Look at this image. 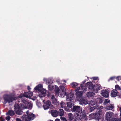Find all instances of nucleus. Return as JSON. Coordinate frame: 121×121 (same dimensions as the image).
<instances>
[{
  "mask_svg": "<svg viewBox=\"0 0 121 121\" xmlns=\"http://www.w3.org/2000/svg\"><path fill=\"white\" fill-rule=\"evenodd\" d=\"M6 114L7 115L12 116L14 115L15 113L12 110H10L9 111L7 112Z\"/></svg>",
  "mask_w": 121,
  "mask_h": 121,
  "instance_id": "nucleus-21",
  "label": "nucleus"
},
{
  "mask_svg": "<svg viewBox=\"0 0 121 121\" xmlns=\"http://www.w3.org/2000/svg\"><path fill=\"white\" fill-rule=\"evenodd\" d=\"M114 108V106L113 104H110L109 106L106 107V109L108 110H111Z\"/></svg>",
  "mask_w": 121,
  "mask_h": 121,
  "instance_id": "nucleus-23",
  "label": "nucleus"
},
{
  "mask_svg": "<svg viewBox=\"0 0 121 121\" xmlns=\"http://www.w3.org/2000/svg\"><path fill=\"white\" fill-rule=\"evenodd\" d=\"M49 121H53L52 120H51Z\"/></svg>",
  "mask_w": 121,
  "mask_h": 121,
  "instance_id": "nucleus-53",
  "label": "nucleus"
},
{
  "mask_svg": "<svg viewBox=\"0 0 121 121\" xmlns=\"http://www.w3.org/2000/svg\"><path fill=\"white\" fill-rule=\"evenodd\" d=\"M113 113L112 112H107L106 114V119L107 121H112V117Z\"/></svg>",
  "mask_w": 121,
  "mask_h": 121,
  "instance_id": "nucleus-6",
  "label": "nucleus"
},
{
  "mask_svg": "<svg viewBox=\"0 0 121 121\" xmlns=\"http://www.w3.org/2000/svg\"><path fill=\"white\" fill-rule=\"evenodd\" d=\"M73 94L71 93H69L67 96V100L68 101H71L72 98L73 97Z\"/></svg>",
  "mask_w": 121,
  "mask_h": 121,
  "instance_id": "nucleus-19",
  "label": "nucleus"
},
{
  "mask_svg": "<svg viewBox=\"0 0 121 121\" xmlns=\"http://www.w3.org/2000/svg\"><path fill=\"white\" fill-rule=\"evenodd\" d=\"M61 106L62 108H64L65 106V104L63 102H61L60 103Z\"/></svg>",
  "mask_w": 121,
  "mask_h": 121,
  "instance_id": "nucleus-34",
  "label": "nucleus"
},
{
  "mask_svg": "<svg viewBox=\"0 0 121 121\" xmlns=\"http://www.w3.org/2000/svg\"><path fill=\"white\" fill-rule=\"evenodd\" d=\"M44 100H43V102H44Z\"/></svg>",
  "mask_w": 121,
  "mask_h": 121,
  "instance_id": "nucleus-55",
  "label": "nucleus"
},
{
  "mask_svg": "<svg viewBox=\"0 0 121 121\" xmlns=\"http://www.w3.org/2000/svg\"><path fill=\"white\" fill-rule=\"evenodd\" d=\"M26 113L27 114V115H28L29 113V111H27L26 112Z\"/></svg>",
  "mask_w": 121,
  "mask_h": 121,
  "instance_id": "nucleus-44",
  "label": "nucleus"
},
{
  "mask_svg": "<svg viewBox=\"0 0 121 121\" xmlns=\"http://www.w3.org/2000/svg\"><path fill=\"white\" fill-rule=\"evenodd\" d=\"M22 102V104L21 105V107H20L22 110L26 108L25 107V104H24V103H23Z\"/></svg>",
  "mask_w": 121,
  "mask_h": 121,
  "instance_id": "nucleus-31",
  "label": "nucleus"
},
{
  "mask_svg": "<svg viewBox=\"0 0 121 121\" xmlns=\"http://www.w3.org/2000/svg\"><path fill=\"white\" fill-rule=\"evenodd\" d=\"M79 85V84H78L76 82H73L71 84V86L73 87L74 88L78 85Z\"/></svg>",
  "mask_w": 121,
  "mask_h": 121,
  "instance_id": "nucleus-26",
  "label": "nucleus"
},
{
  "mask_svg": "<svg viewBox=\"0 0 121 121\" xmlns=\"http://www.w3.org/2000/svg\"><path fill=\"white\" fill-rule=\"evenodd\" d=\"M113 78V77H111L110 78V79H111V80H112Z\"/></svg>",
  "mask_w": 121,
  "mask_h": 121,
  "instance_id": "nucleus-49",
  "label": "nucleus"
},
{
  "mask_svg": "<svg viewBox=\"0 0 121 121\" xmlns=\"http://www.w3.org/2000/svg\"><path fill=\"white\" fill-rule=\"evenodd\" d=\"M65 91V89L64 86H60V90L58 92V95L60 97H63L66 95Z\"/></svg>",
  "mask_w": 121,
  "mask_h": 121,
  "instance_id": "nucleus-3",
  "label": "nucleus"
},
{
  "mask_svg": "<svg viewBox=\"0 0 121 121\" xmlns=\"http://www.w3.org/2000/svg\"><path fill=\"white\" fill-rule=\"evenodd\" d=\"M72 111L73 112H77L78 113L80 112L81 111L80 106H77L73 107L72 109Z\"/></svg>",
  "mask_w": 121,
  "mask_h": 121,
  "instance_id": "nucleus-11",
  "label": "nucleus"
},
{
  "mask_svg": "<svg viewBox=\"0 0 121 121\" xmlns=\"http://www.w3.org/2000/svg\"><path fill=\"white\" fill-rule=\"evenodd\" d=\"M82 88V86L80 87H77V88L75 90V91H76L75 94L78 97L82 98L83 94V92L82 91H79L80 89L81 90V88Z\"/></svg>",
  "mask_w": 121,
  "mask_h": 121,
  "instance_id": "nucleus-8",
  "label": "nucleus"
},
{
  "mask_svg": "<svg viewBox=\"0 0 121 121\" xmlns=\"http://www.w3.org/2000/svg\"><path fill=\"white\" fill-rule=\"evenodd\" d=\"M120 119H121V113H120Z\"/></svg>",
  "mask_w": 121,
  "mask_h": 121,
  "instance_id": "nucleus-51",
  "label": "nucleus"
},
{
  "mask_svg": "<svg viewBox=\"0 0 121 121\" xmlns=\"http://www.w3.org/2000/svg\"><path fill=\"white\" fill-rule=\"evenodd\" d=\"M22 102L23 103H24L25 104V108H28V109H31L32 107V105L30 103H28L27 101L23 99H22Z\"/></svg>",
  "mask_w": 121,
  "mask_h": 121,
  "instance_id": "nucleus-9",
  "label": "nucleus"
},
{
  "mask_svg": "<svg viewBox=\"0 0 121 121\" xmlns=\"http://www.w3.org/2000/svg\"><path fill=\"white\" fill-rule=\"evenodd\" d=\"M42 88V85L41 84H39L34 89L35 90H37L39 92Z\"/></svg>",
  "mask_w": 121,
  "mask_h": 121,
  "instance_id": "nucleus-17",
  "label": "nucleus"
},
{
  "mask_svg": "<svg viewBox=\"0 0 121 121\" xmlns=\"http://www.w3.org/2000/svg\"><path fill=\"white\" fill-rule=\"evenodd\" d=\"M48 88L50 90H52L54 88L53 86L52 85H49L48 86Z\"/></svg>",
  "mask_w": 121,
  "mask_h": 121,
  "instance_id": "nucleus-32",
  "label": "nucleus"
},
{
  "mask_svg": "<svg viewBox=\"0 0 121 121\" xmlns=\"http://www.w3.org/2000/svg\"><path fill=\"white\" fill-rule=\"evenodd\" d=\"M55 121H60V120L59 119H56Z\"/></svg>",
  "mask_w": 121,
  "mask_h": 121,
  "instance_id": "nucleus-43",
  "label": "nucleus"
},
{
  "mask_svg": "<svg viewBox=\"0 0 121 121\" xmlns=\"http://www.w3.org/2000/svg\"><path fill=\"white\" fill-rule=\"evenodd\" d=\"M51 113L52 116L56 117L58 116V112L56 110L55 111L52 110L51 111Z\"/></svg>",
  "mask_w": 121,
  "mask_h": 121,
  "instance_id": "nucleus-16",
  "label": "nucleus"
},
{
  "mask_svg": "<svg viewBox=\"0 0 121 121\" xmlns=\"http://www.w3.org/2000/svg\"><path fill=\"white\" fill-rule=\"evenodd\" d=\"M95 94L94 93L92 92H89L87 93L86 95L87 97H90L94 95Z\"/></svg>",
  "mask_w": 121,
  "mask_h": 121,
  "instance_id": "nucleus-24",
  "label": "nucleus"
},
{
  "mask_svg": "<svg viewBox=\"0 0 121 121\" xmlns=\"http://www.w3.org/2000/svg\"><path fill=\"white\" fill-rule=\"evenodd\" d=\"M33 94L32 92L29 91L26 93H25L24 94H21L18 97L20 98L22 97H25L27 98H29L33 96Z\"/></svg>",
  "mask_w": 121,
  "mask_h": 121,
  "instance_id": "nucleus-7",
  "label": "nucleus"
},
{
  "mask_svg": "<svg viewBox=\"0 0 121 121\" xmlns=\"http://www.w3.org/2000/svg\"><path fill=\"white\" fill-rule=\"evenodd\" d=\"M94 79V80H96V79Z\"/></svg>",
  "mask_w": 121,
  "mask_h": 121,
  "instance_id": "nucleus-57",
  "label": "nucleus"
},
{
  "mask_svg": "<svg viewBox=\"0 0 121 121\" xmlns=\"http://www.w3.org/2000/svg\"><path fill=\"white\" fill-rule=\"evenodd\" d=\"M94 88L96 89V91H95V93H97L98 91L100 89V86H99L96 85L95 86Z\"/></svg>",
  "mask_w": 121,
  "mask_h": 121,
  "instance_id": "nucleus-27",
  "label": "nucleus"
},
{
  "mask_svg": "<svg viewBox=\"0 0 121 121\" xmlns=\"http://www.w3.org/2000/svg\"><path fill=\"white\" fill-rule=\"evenodd\" d=\"M51 104L49 100H48L43 105V107L45 110L48 109L49 108Z\"/></svg>",
  "mask_w": 121,
  "mask_h": 121,
  "instance_id": "nucleus-10",
  "label": "nucleus"
},
{
  "mask_svg": "<svg viewBox=\"0 0 121 121\" xmlns=\"http://www.w3.org/2000/svg\"><path fill=\"white\" fill-rule=\"evenodd\" d=\"M65 110L67 111H68L69 110V109H65Z\"/></svg>",
  "mask_w": 121,
  "mask_h": 121,
  "instance_id": "nucleus-50",
  "label": "nucleus"
},
{
  "mask_svg": "<svg viewBox=\"0 0 121 121\" xmlns=\"http://www.w3.org/2000/svg\"><path fill=\"white\" fill-rule=\"evenodd\" d=\"M79 103L81 104H86L88 103V102L85 98L82 97L79 101Z\"/></svg>",
  "mask_w": 121,
  "mask_h": 121,
  "instance_id": "nucleus-12",
  "label": "nucleus"
},
{
  "mask_svg": "<svg viewBox=\"0 0 121 121\" xmlns=\"http://www.w3.org/2000/svg\"><path fill=\"white\" fill-rule=\"evenodd\" d=\"M35 117V116L33 113H30L27 115H24L22 118L24 121H30L33 120Z\"/></svg>",
  "mask_w": 121,
  "mask_h": 121,
  "instance_id": "nucleus-2",
  "label": "nucleus"
},
{
  "mask_svg": "<svg viewBox=\"0 0 121 121\" xmlns=\"http://www.w3.org/2000/svg\"><path fill=\"white\" fill-rule=\"evenodd\" d=\"M97 102L94 100H92L90 101L89 104L90 106H92L96 104Z\"/></svg>",
  "mask_w": 121,
  "mask_h": 121,
  "instance_id": "nucleus-22",
  "label": "nucleus"
},
{
  "mask_svg": "<svg viewBox=\"0 0 121 121\" xmlns=\"http://www.w3.org/2000/svg\"><path fill=\"white\" fill-rule=\"evenodd\" d=\"M53 82V81L52 79L51 78H49L47 80L46 82V84H52Z\"/></svg>",
  "mask_w": 121,
  "mask_h": 121,
  "instance_id": "nucleus-25",
  "label": "nucleus"
},
{
  "mask_svg": "<svg viewBox=\"0 0 121 121\" xmlns=\"http://www.w3.org/2000/svg\"><path fill=\"white\" fill-rule=\"evenodd\" d=\"M95 91H96V89H95V88H94L93 90V91L95 93Z\"/></svg>",
  "mask_w": 121,
  "mask_h": 121,
  "instance_id": "nucleus-45",
  "label": "nucleus"
},
{
  "mask_svg": "<svg viewBox=\"0 0 121 121\" xmlns=\"http://www.w3.org/2000/svg\"><path fill=\"white\" fill-rule=\"evenodd\" d=\"M84 118L85 119V120L86 119V117L85 116H84Z\"/></svg>",
  "mask_w": 121,
  "mask_h": 121,
  "instance_id": "nucleus-47",
  "label": "nucleus"
},
{
  "mask_svg": "<svg viewBox=\"0 0 121 121\" xmlns=\"http://www.w3.org/2000/svg\"><path fill=\"white\" fill-rule=\"evenodd\" d=\"M5 120V119L3 118L2 117H1L0 118V121H4Z\"/></svg>",
  "mask_w": 121,
  "mask_h": 121,
  "instance_id": "nucleus-40",
  "label": "nucleus"
},
{
  "mask_svg": "<svg viewBox=\"0 0 121 121\" xmlns=\"http://www.w3.org/2000/svg\"><path fill=\"white\" fill-rule=\"evenodd\" d=\"M98 111L95 114H92L91 115L94 118L98 119H99L102 114L101 110L100 109H98Z\"/></svg>",
  "mask_w": 121,
  "mask_h": 121,
  "instance_id": "nucleus-5",
  "label": "nucleus"
},
{
  "mask_svg": "<svg viewBox=\"0 0 121 121\" xmlns=\"http://www.w3.org/2000/svg\"><path fill=\"white\" fill-rule=\"evenodd\" d=\"M109 102L110 100H109L106 99L105 100L104 103L105 104H106L107 103H109Z\"/></svg>",
  "mask_w": 121,
  "mask_h": 121,
  "instance_id": "nucleus-37",
  "label": "nucleus"
},
{
  "mask_svg": "<svg viewBox=\"0 0 121 121\" xmlns=\"http://www.w3.org/2000/svg\"><path fill=\"white\" fill-rule=\"evenodd\" d=\"M14 109L16 113L18 115H21L22 111L20 107L17 104H16L14 106Z\"/></svg>",
  "mask_w": 121,
  "mask_h": 121,
  "instance_id": "nucleus-4",
  "label": "nucleus"
},
{
  "mask_svg": "<svg viewBox=\"0 0 121 121\" xmlns=\"http://www.w3.org/2000/svg\"><path fill=\"white\" fill-rule=\"evenodd\" d=\"M28 89V90H29L30 89V87L28 86L27 87Z\"/></svg>",
  "mask_w": 121,
  "mask_h": 121,
  "instance_id": "nucleus-46",
  "label": "nucleus"
},
{
  "mask_svg": "<svg viewBox=\"0 0 121 121\" xmlns=\"http://www.w3.org/2000/svg\"><path fill=\"white\" fill-rule=\"evenodd\" d=\"M39 92L40 94L41 97H44L46 95V91L44 89L42 88Z\"/></svg>",
  "mask_w": 121,
  "mask_h": 121,
  "instance_id": "nucleus-15",
  "label": "nucleus"
},
{
  "mask_svg": "<svg viewBox=\"0 0 121 121\" xmlns=\"http://www.w3.org/2000/svg\"><path fill=\"white\" fill-rule=\"evenodd\" d=\"M68 119L69 121H71L74 119V116L71 113H69L68 115Z\"/></svg>",
  "mask_w": 121,
  "mask_h": 121,
  "instance_id": "nucleus-18",
  "label": "nucleus"
},
{
  "mask_svg": "<svg viewBox=\"0 0 121 121\" xmlns=\"http://www.w3.org/2000/svg\"><path fill=\"white\" fill-rule=\"evenodd\" d=\"M64 81L65 82H66L65 81V80H64Z\"/></svg>",
  "mask_w": 121,
  "mask_h": 121,
  "instance_id": "nucleus-56",
  "label": "nucleus"
},
{
  "mask_svg": "<svg viewBox=\"0 0 121 121\" xmlns=\"http://www.w3.org/2000/svg\"><path fill=\"white\" fill-rule=\"evenodd\" d=\"M117 80H118L119 81V80L118 79V77H117Z\"/></svg>",
  "mask_w": 121,
  "mask_h": 121,
  "instance_id": "nucleus-52",
  "label": "nucleus"
},
{
  "mask_svg": "<svg viewBox=\"0 0 121 121\" xmlns=\"http://www.w3.org/2000/svg\"><path fill=\"white\" fill-rule=\"evenodd\" d=\"M67 106L69 108H71L72 107V104L70 102H67Z\"/></svg>",
  "mask_w": 121,
  "mask_h": 121,
  "instance_id": "nucleus-33",
  "label": "nucleus"
},
{
  "mask_svg": "<svg viewBox=\"0 0 121 121\" xmlns=\"http://www.w3.org/2000/svg\"><path fill=\"white\" fill-rule=\"evenodd\" d=\"M10 118V117L9 116H7L6 117V119L7 120H9Z\"/></svg>",
  "mask_w": 121,
  "mask_h": 121,
  "instance_id": "nucleus-41",
  "label": "nucleus"
},
{
  "mask_svg": "<svg viewBox=\"0 0 121 121\" xmlns=\"http://www.w3.org/2000/svg\"><path fill=\"white\" fill-rule=\"evenodd\" d=\"M89 86L88 87V88L90 90H92L94 88V85L91 83H90V84L89 85Z\"/></svg>",
  "mask_w": 121,
  "mask_h": 121,
  "instance_id": "nucleus-29",
  "label": "nucleus"
},
{
  "mask_svg": "<svg viewBox=\"0 0 121 121\" xmlns=\"http://www.w3.org/2000/svg\"><path fill=\"white\" fill-rule=\"evenodd\" d=\"M51 99L52 100L54 103H55L56 102L57 100L53 95H51Z\"/></svg>",
  "mask_w": 121,
  "mask_h": 121,
  "instance_id": "nucleus-30",
  "label": "nucleus"
},
{
  "mask_svg": "<svg viewBox=\"0 0 121 121\" xmlns=\"http://www.w3.org/2000/svg\"><path fill=\"white\" fill-rule=\"evenodd\" d=\"M101 108V109L103 108V107H101L100 106H93L91 108V111H92L95 108H97L98 109H99V108Z\"/></svg>",
  "mask_w": 121,
  "mask_h": 121,
  "instance_id": "nucleus-20",
  "label": "nucleus"
},
{
  "mask_svg": "<svg viewBox=\"0 0 121 121\" xmlns=\"http://www.w3.org/2000/svg\"><path fill=\"white\" fill-rule=\"evenodd\" d=\"M118 93L116 89H113L112 90L111 92V96L113 97H116Z\"/></svg>",
  "mask_w": 121,
  "mask_h": 121,
  "instance_id": "nucleus-14",
  "label": "nucleus"
},
{
  "mask_svg": "<svg viewBox=\"0 0 121 121\" xmlns=\"http://www.w3.org/2000/svg\"><path fill=\"white\" fill-rule=\"evenodd\" d=\"M121 120L118 118H113L112 121H120Z\"/></svg>",
  "mask_w": 121,
  "mask_h": 121,
  "instance_id": "nucleus-35",
  "label": "nucleus"
},
{
  "mask_svg": "<svg viewBox=\"0 0 121 121\" xmlns=\"http://www.w3.org/2000/svg\"><path fill=\"white\" fill-rule=\"evenodd\" d=\"M74 121H77L75 119L74 120Z\"/></svg>",
  "mask_w": 121,
  "mask_h": 121,
  "instance_id": "nucleus-54",
  "label": "nucleus"
},
{
  "mask_svg": "<svg viewBox=\"0 0 121 121\" xmlns=\"http://www.w3.org/2000/svg\"><path fill=\"white\" fill-rule=\"evenodd\" d=\"M16 121H21V120L19 118L16 119Z\"/></svg>",
  "mask_w": 121,
  "mask_h": 121,
  "instance_id": "nucleus-42",
  "label": "nucleus"
},
{
  "mask_svg": "<svg viewBox=\"0 0 121 121\" xmlns=\"http://www.w3.org/2000/svg\"><path fill=\"white\" fill-rule=\"evenodd\" d=\"M115 89H117V90H121V88L120 86H119V85H116L115 86Z\"/></svg>",
  "mask_w": 121,
  "mask_h": 121,
  "instance_id": "nucleus-36",
  "label": "nucleus"
},
{
  "mask_svg": "<svg viewBox=\"0 0 121 121\" xmlns=\"http://www.w3.org/2000/svg\"><path fill=\"white\" fill-rule=\"evenodd\" d=\"M101 94L102 96L105 97H107L109 95V93L107 91L102 90L101 92Z\"/></svg>",
  "mask_w": 121,
  "mask_h": 121,
  "instance_id": "nucleus-13",
  "label": "nucleus"
},
{
  "mask_svg": "<svg viewBox=\"0 0 121 121\" xmlns=\"http://www.w3.org/2000/svg\"><path fill=\"white\" fill-rule=\"evenodd\" d=\"M60 118L61 120L63 121H67V120L65 117H61Z\"/></svg>",
  "mask_w": 121,
  "mask_h": 121,
  "instance_id": "nucleus-39",
  "label": "nucleus"
},
{
  "mask_svg": "<svg viewBox=\"0 0 121 121\" xmlns=\"http://www.w3.org/2000/svg\"><path fill=\"white\" fill-rule=\"evenodd\" d=\"M3 98L4 100V103L5 104L8 102L9 103L12 102L13 100L17 99L18 97H13L10 95H6L4 96Z\"/></svg>",
  "mask_w": 121,
  "mask_h": 121,
  "instance_id": "nucleus-1",
  "label": "nucleus"
},
{
  "mask_svg": "<svg viewBox=\"0 0 121 121\" xmlns=\"http://www.w3.org/2000/svg\"><path fill=\"white\" fill-rule=\"evenodd\" d=\"M59 113L60 116H63L64 115V114L63 110V109H60Z\"/></svg>",
  "mask_w": 121,
  "mask_h": 121,
  "instance_id": "nucleus-28",
  "label": "nucleus"
},
{
  "mask_svg": "<svg viewBox=\"0 0 121 121\" xmlns=\"http://www.w3.org/2000/svg\"><path fill=\"white\" fill-rule=\"evenodd\" d=\"M119 110L120 112V113H121V107L120 108Z\"/></svg>",
  "mask_w": 121,
  "mask_h": 121,
  "instance_id": "nucleus-48",
  "label": "nucleus"
},
{
  "mask_svg": "<svg viewBox=\"0 0 121 121\" xmlns=\"http://www.w3.org/2000/svg\"><path fill=\"white\" fill-rule=\"evenodd\" d=\"M97 100L99 101V102L100 103H101L103 102L102 99L101 98H97Z\"/></svg>",
  "mask_w": 121,
  "mask_h": 121,
  "instance_id": "nucleus-38",
  "label": "nucleus"
}]
</instances>
